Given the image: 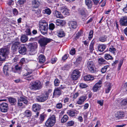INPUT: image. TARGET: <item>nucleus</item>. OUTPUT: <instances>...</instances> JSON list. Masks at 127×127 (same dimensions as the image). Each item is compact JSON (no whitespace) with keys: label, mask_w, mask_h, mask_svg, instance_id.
<instances>
[{"label":"nucleus","mask_w":127,"mask_h":127,"mask_svg":"<svg viewBox=\"0 0 127 127\" xmlns=\"http://www.w3.org/2000/svg\"><path fill=\"white\" fill-rule=\"evenodd\" d=\"M9 53V48L5 47L0 49V60L5 61L6 57Z\"/></svg>","instance_id":"nucleus-2"},{"label":"nucleus","mask_w":127,"mask_h":127,"mask_svg":"<svg viewBox=\"0 0 127 127\" xmlns=\"http://www.w3.org/2000/svg\"><path fill=\"white\" fill-rule=\"evenodd\" d=\"M48 97V92H46L45 94H42L39 96H36V98L39 102H43L46 101Z\"/></svg>","instance_id":"nucleus-7"},{"label":"nucleus","mask_w":127,"mask_h":127,"mask_svg":"<svg viewBox=\"0 0 127 127\" xmlns=\"http://www.w3.org/2000/svg\"><path fill=\"white\" fill-rule=\"evenodd\" d=\"M56 122L55 116L53 115L49 118L45 122V125L47 127H51L55 124Z\"/></svg>","instance_id":"nucleus-5"},{"label":"nucleus","mask_w":127,"mask_h":127,"mask_svg":"<svg viewBox=\"0 0 127 127\" xmlns=\"http://www.w3.org/2000/svg\"><path fill=\"white\" fill-rule=\"evenodd\" d=\"M111 87L112 86L111 84L110 83H108L105 92L106 93H108L109 92Z\"/></svg>","instance_id":"nucleus-41"},{"label":"nucleus","mask_w":127,"mask_h":127,"mask_svg":"<svg viewBox=\"0 0 127 127\" xmlns=\"http://www.w3.org/2000/svg\"><path fill=\"white\" fill-rule=\"evenodd\" d=\"M20 100L23 102L25 104H27L28 103V101L26 98L23 97H21L19 98Z\"/></svg>","instance_id":"nucleus-43"},{"label":"nucleus","mask_w":127,"mask_h":127,"mask_svg":"<svg viewBox=\"0 0 127 127\" xmlns=\"http://www.w3.org/2000/svg\"><path fill=\"white\" fill-rule=\"evenodd\" d=\"M98 61L99 63L101 62L103 63H104V62H106V61L102 58H99L98 59Z\"/></svg>","instance_id":"nucleus-61"},{"label":"nucleus","mask_w":127,"mask_h":127,"mask_svg":"<svg viewBox=\"0 0 127 127\" xmlns=\"http://www.w3.org/2000/svg\"><path fill=\"white\" fill-rule=\"evenodd\" d=\"M8 98L9 101L11 105H14L15 104L17 101L15 98L11 97H9Z\"/></svg>","instance_id":"nucleus-22"},{"label":"nucleus","mask_w":127,"mask_h":127,"mask_svg":"<svg viewBox=\"0 0 127 127\" xmlns=\"http://www.w3.org/2000/svg\"><path fill=\"white\" fill-rule=\"evenodd\" d=\"M86 4L89 9H91L93 6V2L91 0H85Z\"/></svg>","instance_id":"nucleus-26"},{"label":"nucleus","mask_w":127,"mask_h":127,"mask_svg":"<svg viewBox=\"0 0 127 127\" xmlns=\"http://www.w3.org/2000/svg\"><path fill=\"white\" fill-rule=\"evenodd\" d=\"M102 84V82L100 80L94 85L93 89V91L96 92L101 87Z\"/></svg>","instance_id":"nucleus-13"},{"label":"nucleus","mask_w":127,"mask_h":127,"mask_svg":"<svg viewBox=\"0 0 127 127\" xmlns=\"http://www.w3.org/2000/svg\"><path fill=\"white\" fill-rule=\"evenodd\" d=\"M80 14L82 15H84L86 14L85 10L82 9L80 11Z\"/></svg>","instance_id":"nucleus-58"},{"label":"nucleus","mask_w":127,"mask_h":127,"mask_svg":"<svg viewBox=\"0 0 127 127\" xmlns=\"http://www.w3.org/2000/svg\"><path fill=\"white\" fill-rule=\"evenodd\" d=\"M67 113L70 116L73 117L78 114L79 113V111L71 109L68 110Z\"/></svg>","instance_id":"nucleus-15"},{"label":"nucleus","mask_w":127,"mask_h":127,"mask_svg":"<svg viewBox=\"0 0 127 127\" xmlns=\"http://www.w3.org/2000/svg\"><path fill=\"white\" fill-rule=\"evenodd\" d=\"M120 25L123 26H127V16L122 17L120 19Z\"/></svg>","instance_id":"nucleus-14"},{"label":"nucleus","mask_w":127,"mask_h":127,"mask_svg":"<svg viewBox=\"0 0 127 127\" xmlns=\"http://www.w3.org/2000/svg\"><path fill=\"white\" fill-rule=\"evenodd\" d=\"M40 4V2L38 0H33L32 1L33 9H34V8H37L38 7Z\"/></svg>","instance_id":"nucleus-23"},{"label":"nucleus","mask_w":127,"mask_h":127,"mask_svg":"<svg viewBox=\"0 0 127 127\" xmlns=\"http://www.w3.org/2000/svg\"><path fill=\"white\" fill-rule=\"evenodd\" d=\"M55 16L59 18H62L63 16L62 15L60 12L57 10H55L53 13Z\"/></svg>","instance_id":"nucleus-30"},{"label":"nucleus","mask_w":127,"mask_h":127,"mask_svg":"<svg viewBox=\"0 0 127 127\" xmlns=\"http://www.w3.org/2000/svg\"><path fill=\"white\" fill-rule=\"evenodd\" d=\"M121 104L122 106L127 105V97L123 99L121 102Z\"/></svg>","instance_id":"nucleus-38"},{"label":"nucleus","mask_w":127,"mask_h":127,"mask_svg":"<svg viewBox=\"0 0 127 127\" xmlns=\"http://www.w3.org/2000/svg\"><path fill=\"white\" fill-rule=\"evenodd\" d=\"M84 77L85 80L86 81L92 80L94 79V77L90 75L85 76Z\"/></svg>","instance_id":"nucleus-31"},{"label":"nucleus","mask_w":127,"mask_h":127,"mask_svg":"<svg viewBox=\"0 0 127 127\" xmlns=\"http://www.w3.org/2000/svg\"><path fill=\"white\" fill-rule=\"evenodd\" d=\"M33 71L32 70H27V72L24 74V76H27L32 73Z\"/></svg>","instance_id":"nucleus-50"},{"label":"nucleus","mask_w":127,"mask_h":127,"mask_svg":"<svg viewBox=\"0 0 127 127\" xmlns=\"http://www.w3.org/2000/svg\"><path fill=\"white\" fill-rule=\"evenodd\" d=\"M10 67L7 64H6L3 67V72L4 74L6 76L8 75L7 71L10 69Z\"/></svg>","instance_id":"nucleus-24"},{"label":"nucleus","mask_w":127,"mask_h":127,"mask_svg":"<svg viewBox=\"0 0 127 127\" xmlns=\"http://www.w3.org/2000/svg\"><path fill=\"white\" fill-rule=\"evenodd\" d=\"M52 41V39L43 37L38 40V42L41 47H44Z\"/></svg>","instance_id":"nucleus-6"},{"label":"nucleus","mask_w":127,"mask_h":127,"mask_svg":"<svg viewBox=\"0 0 127 127\" xmlns=\"http://www.w3.org/2000/svg\"><path fill=\"white\" fill-rule=\"evenodd\" d=\"M57 32L58 35L59 37H62L65 36V33L62 29L58 30Z\"/></svg>","instance_id":"nucleus-28"},{"label":"nucleus","mask_w":127,"mask_h":127,"mask_svg":"<svg viewBox=\"0 0 127 127\" xmlns=\"http://www.w3.org/2000/svg\"><path fill=\"white\" fill-rule=\"evenodd\" d=\"M109 67L108 65H107L104 66L101 69V71L103 73H104L106 72L107 69Z\"/></svg>","instance_id":"nucleus-44"},{"label":"nucleus","mask_w":127,"mask_h":127,"mask_svg":"<svg viewBox=\"0 0 127 127\" xmlns=\"http://www.w3.org/2000/svg\"><path fill=\"white\" fill-rule=\"evenodd\" d=\"M26 0H18V2L20 5L23 4L25 2Z\"/></svg>","instance_id":"nucleus-56"},{"label":"nucleus","mask_w":127,"mask_h":127,"mask_svg":"<svg viewBox=\"0 0 127 127\" xmlns=\"http://www.w3.org/2000/svg\"><path fill=\"white\" fill-rule=\"evenodd\" d=\"M75 53V50L74 49H73L71 50L70 51V54L73 55Z\"/></svg>","instance_id":"nucleus-62"},{"label":"nucleus","mask_w":127,"mask_h":127,"mask_svg":"<svg viewBox=\"0 0 127 127\" xmlns=\"http://www.w3.org/2000/svg\"><path fill=\"white\" fill-rule=\"evenodd\" d=\"M34 78L32 75H29L27 76L25 79L26 80L28 81H30L31 80L33 79Z\"/></svg>","instance_id":"nucleus-48"},{"label":"nucleus","mask_w":127,"mask_h":127,"mask_svg":"<svg viewBox=\"0 0 127 127\" xmlns=\"http://www.w3.org/2000/svg\"><path fill=\"white\" fill-rule=\"evenodd\" d=\"M68 117L66 115H65L63 117L61 120L62 123H64L66 122L68 119Z\"/></svg>","instance_id":"nucleus-39"},{"label":"nucleus","mask_w":127,"mask_h":127,"mask_svg":"<svg viewBox=\"0 0 127 127\" xmlns=\"http://www.w3.org/2000/svg\"><path fill=\"white\" fill-rule=\"evenodd\" d=\"M107 37L106 35H103L100 37L99 38V41L102 42L105 41L107 40Z\"/></svg>","instance_id":"nucleus-35"},{"label":"nucleus","mask_w":127,"mask_h":127,"mask_svg":"<svg viewBox=\"0 0 127 127\" xmlns=\"http://www.w3.org/2000/svg\"><path fill=\"white\" fill-rule=\"evenodd\" d=\"M82 60V57L80 56L78 57L77 59L75 62L76 64H80Z\"/></svg>","instance_id":"nucleus-42"},{"label":"nucleus","mask_w":127,"mask_h":127,"mask_svg":"<svg viewBox=\"0 0 127 127\" xmlns=\"http://www.w3.org/2000/svg\"><path fill=\"white\" fill-rule=\"evenodd\" d=\"M61 11L64 15H69V10L64 7H62L61 9Z\"/></svg>","instance_id":"nucleus-18"},{"label":"nucleus","mask_w":127,"mask_h":127,"mask_svg":"<svg viewBox=\"0 0 127 127\" xmlns=\"http://www.w3.org/2000/svg\"><path fill=\"white\" fill-rule=\"evenodd\" d=\"M77 118L78 120V121H79L80 122H82L83 121V119L82 116H79Z\"/></svg>","instance_id":"nucleus-63"},{"label":"nucleus","mask_w":127,"mask_h":127,"mask_svg":"<svg viewBox=\"0 0 127 127\" xmlns=\"http://www.w3.org/2000/svg\"><path fill=\"white\" fill-rule=\"evenodd\" d=\"M93 31L91 30L90 31L89 34V40H90L93 37Z\"/></svg>","instance_id":"nucleus-47"},{"label":"nucleus","mask_w":127,"mask_h":127,"mask_svg":"<svg viewBox=\"0 0 127 127\" xmlns=\"http://www.w3.org/2000/svg\"><path fill=\"white\" fill-rule=\"evenodd\" d=\"M80 76V72L78 70L75 69L72 72L71 77L73 80H76Z\"/></svg>","instance_id":"nucleus-10"},{"label":"nucleus","mask_w":127,"mask_h":127,"mask_svg":"<svg viewBox=\"0 0 127 127\" xmlns=\"http://www.w3.org/2000/svg\"><path fill=\"white\" fill-rule=\"evenodd\" d=\"M106 48V45L104 44L99 45L98 48V51L101 52L103 51Z\"/></svg>","instance_id":"nucleus-29"},{"label":"nucleus","mask_w":127,"mask_h":127,"mask_svg":"<svg viewBox=\"0 0 127 127\" xmlns=\"http://www.w3.org/2000/svg\"><path fill=\"white\" fill-rule=\"evenodd\" d=\"M74 122L73 121H70L67 123V126H73L74 124Z\"/></svg>","instance_id":"nucleus-53"},{"label":"nucleus","mask_w":127,"mask_h":127,"mask_svg":"<svg viewBox=\"0 0 127 127\" xmlns=\"http://www.w3.org/2000/svg\"><path fill=\"white\" fill-rule=\"evenodd\" d=\"M87 98V97L85 95L81 96L79 98L78 101H77V103L79 105L83 104Z\"/></svg>","instance_id":"nucleus-16"},{"label":"nucleus","mask_w":127,"mask_h":127,"mask_svg":"<svg viewBox=\"0 0 127 127\" xmlns=\"http://www.w3.org/2000/svg\"><path fill=\"white\" fill-rule=\"evenodd\" d=\"M48 24L44 21H40L39 22V28L41 33L43 34H45L48 29Z\"/></svg>","instance_id":"nucleus-3"},{"label":"nucleus","mask_w":127,"mask_h":127,"mask_svg":"<svg viewBox=\"0 0 127 127\" xmlns=\"http://www.w3.org/2000/svg\"><path fill=\"white\" fill-rule=\"evenodd\" d=\"M115 116L116 118L120 119H122L124 117V115L123 112L118 111L115 114Z\"/></svg>","instance_id":"nucleus-20"},{"label":"nucleus","mask_w":127,"mask_h":127,"mask_svg":"<svg viewBox=\"0 0 127 127\" xmlns=\"http://www.w3.org/2000/svg\"><path fill=\"white\" fill-rule=\"evenodd\" d=\"M80 87L82 88H85L88 87V85L84 83H81L80 85Z\"/></svg>","instance_id":"nucleus-52"},{"label":"nucleus","mask_w":127,"mask_h":127,"mask_svg":"<svg viewBox=\"0 0 127 127\" xmlns=\"http://www.w3.org/2000/svg\"><path fill=\"white\" fill-rule=\"evenodd\" d=\"M13 14L15 15H16L18 14V12L16 8L14 9L13 10Z\"/></svg>","instance_id":"nucleus-57"},{"label":"nucleus","mask_w":127,"mask_h":127,"mask_svg":"<svg viewBox=\"0 0 127 127\" xmlns=\"http://www.w3.org/2000/svg\"><path fill=\"white\" fill-rule=\"evenodd\" d=\"M28 39L27 36L25 34H24L21 36V41L22 42L25 43L28 41Z\"/></svg>","instance_id":"nucleus-32"},{"label":"nucleus","mask_w":127,"mask_h":127,"mask_svg":"<svg viewBox=\"0 0 127 127\" xmlns=\"http://www.w3.org/2000/svg\"><path fill=\"white\" fill-rule=\"evenodd\" d=\"M123 64V62L122 61H120L118 65V68L119 70L120 69L121 67Z\"/></svg>","instance_id":"nucleus-64"},{"label":"nucleus","mask_w":127,"mask_h":127,"mask_svg":"<svg viewBox=\"0 0 127 127\" xmlns=\"http://www.w3.org/2000/svg\"><path fill=\"white\" fill-rule=\"evenodd\" d=\"M44 116L42 115H40L39 119L40 120V123H42L44 120Z\"/></svg>","instance_id":"nucleus-54"},{"label":"nucleus","mask_w":127,"mask_h":127,"mask_svg":"<svg viewBox=\"0 0 127 127\" xmlns=\"http://www.w3.org/2000/svg\"><path fill=\"white\" fill-rule=\"evenodd\" d=\"M109 51L114 54L115 51H116V49L115 48L112 47L109 48Z\"/></svg>","instance_id":"nucleus-55"},{"label":"nucleus","mask_w":127,"mask_h":127,"mask_svg":"<svg viewBox=\"0 0 127 127\" xmlns=\"http://www.w3.org/2000/svg\"><path fill=\"white\" fill-rule=\"evenodd\" d=\"M42 87V84L39 81L31 82L29 85V88L34 90H39L41 89Z\"/></svg>","instance_id":"nucleus-1"},{"label":"nucleus","mask_w":127,"mask_h":127,"mask_svg":"<svg viewBox=\"0 0 127 127\" xmlns=\"http://www.w3.org/2000/svg\"><path fill=\"white\" fill-rule=\"evenodd\" d=\"M24 115L27 117H30L32 116V113L30 111L27 110L25 111L24 113Z\"/></svg>","instance_id":"nucleus-33"},{"label":"nucleus","mask_w":127,"mask_h":127,"mask_svg":"<svg viewBox=\"0 0 127 127\" xmlns=\"http://www.w3.org/2000/svg\"><path fill=\"white\" fill-rule=\"evenodd\" d=\"M62 94L61 91L59 88H57L54 90L53 93L54 96L58 95L60 96Z\"/></svg>","instance_id":"nucleus-21"},{"label":"nucleus","mask_w":127,"mask_h":127,"mask_svg":"<svg viewBox=\"0 0 127 127\" xmlns=\"http://www.w3.org/2000/svg\"><path fill=\"white\" fill-rule=\"evenodd\" d=\"M104 57L105 59L107 60H112L113 59L112 57L110 54H105Z\"/></svg>","instance_id":"nucleus-36"},{"label":"nucleus","mask_w":127,"mask_h":127,"mask_svg":"<svg viewBox=\"0 0 127 127\" xmlns=\"http://www.w3.org/2000/svg\"><path fill=\"white\" fill-rule=\"evenodd\" d=\"M27 50L26 47L23 45L21 44L18 48L19 52L22 55H24L26 54Z\"/></svg>","instance_id":"nucleus-12"},{"label":"nucleus","mask_w":127,"mask_h":127,"mask_svg":"<svg viewBox=\"0 0 127 127\" xmlns=\"http://www.w3.org/2000/svg\"><path fill=\"white\" fill-rule=\"evenodd\" d=\"M41 109V106L38 104H34L32 106V110L35 112H38Z\"/></svg>","instance_id":"nucleus-17"},{"label":"nucleus","mask_w":127,"mask_h":127,"mask_svg":"<svg viewBox=\"0 0 127 127\" xmlns=\"http://www.w3.org/2000/svg\"><path fill=\"white\" fill-rule=\"evenodd\" d=\"M55 28V25L53 23L50 24L49 26V28L51 30H53Z\"/></svg>","instance_id":"nucleus-49"},{"label":"nucleus","mask_w":127,"mask_h":127,"mask_svg":"<svg viewBox=\"0 0 127 127\" xmlns=\"http://www.w3.org/2000/svg\"><path fill=\"white\" fill-rule=\"evenodd\" d=\"M57 60V59L55 58H53L51 59V62L53 64L55 63Z\"/></svg>","instance_id":"nucleus-60"},{"label":"nucleus","mask_w":127,"mask_h":127,"mask_svg":"<svg viewBox=\"0 0 127 127\" xmlns=\"http://www.w3.org/2000/svg\"><path fill=\"white\" fill-rule=\"evenodd\" d=\"M60 83V81L57 78L54 81V84L55 86H58Z\"/></svg>","instance_id":"nucleus-46"},{"label":"nucleus","mask_w":127,"mask_h":127,"mask_svg":"<svg viewBox=\"0 0 127 127\" xmlns=\"http://www.w3.org/2000/svg\"><path fill=\"white\" fill-rule=\"evenodd\" d=\"M62 104L61 103H58L56 105L57 108L59 109L61 108L62 107Z\"/></svg>","instance_id":"nucleus-59"},{"label":"nucleus","mask_w":127,"mask_h":127,"mask_svg":"<svg viewBox=\"0 0 127 127\" xmlns=\"http://www.w3.org/2000/svg\"><path fill=\"white\" fill-rule=\"evenodd\" d=\"M28 50L27 52L28 54L30 55H33L36 53V50L37 48L36 44L31 43L29 44Z\"/></svg>","instance_id":"nucleus-4"},{"label":"nucleus","mask_w":127,"mask_h":127,"mask_svg":"<svg viewBox=\"0 0 127 127\" xmlns=\"http://www.w3.org/2000/svg\"><path fill=\"white\" fill-rule=\"evenodd\" d=\"M32 10L33 11L34 13H35L38 16H41V15L40 14L41 11L38 9V10H35L34 9H33Z\"/></svg>","instance_id":"nucleus-37"},{"label":"nucleus","mask_w":127,"mask_h":127,"mask_svg":"<svg viewBox=\"0 0 127 127\" xmlns=\"http://www.w3.org/2000/svg\"><path fill=\"white\" fill-rule=\"evenodd\" d=\"M87 67L90 71L92 72H95L96 70L94 64L92 61H89L87 63Z\"/></svg>","instance_id":"nucleus-9"},{"label":"nucleus","mask_w":127,"mask_h":127,"mask_svg":"<svg viewBox=\"0 0 127 127\" xmlns=\"http://www.w3.org/2000/svg\"><path fill=\"white\" fill-rule=\"evenodd\" d=\"M94 42L93 41H91L89 46V50L90 52L91 53H92L93 51L94 50Z\"/></svg>","instance_id":"nucleus-40"},{"label":"nucleus","mask_w":127,"mask_h":127,"mask_svg":"<svg viewBox=\"0 0 127 127\" xmlns=\"http://www.w3.org/2000/svg\"><path fill=\"white\" fill-rule=\"evenodd\" d=\"M70 68V65L67 64L65 65L62 68V69L63 70H67Z\"/></svg>","instance_id":"nucleus-45"},{"label":"nucleus","mask_w":127,"mask_h":127,"mask_svg":"<svg viewBox=\"0 0 127 127\" xmlns=\"http://www.w3.org/2000/svg\"><path fill=\"white\" fill-rule=\"evenodd\" d=\"M15 41L14 40L12 42V45L11 46V49L14 51H16L18 48L19 47L20 45L19 40L18 37L15 38Z\"/></svg>","instance_id":"nucleus-8"},{"label":"nucleus","mask_w":127,"mask_h":127,"mask_svg":"<svg viewBox=\"0 0 127 127\" xmlns=\"http://www.w3.org/2000/svg\"><path fill=\"white\" fill-rule=\"evenodd\" d=\"M9 109L8 104L5 102H3L0 104V110L2 112H7Z\"/></svg>","instance_id":"nucleus-11"},{"label":"nucleus","mask_w":127,"mask_h":127,"mask_svg":"<svg viewBox=\"0 0 127 127\" xmlns=\"http://www.w3.org/2000/svg\"><path fill=\"white\" fill-rule=\"evenodd\" d=\"M55 23L57 26H63L65 24V22L62 20L58 19L56 20Z\"/></svg>","instance_id":"nucleus-27"},{"label":"nucleus","mask_w":127,"mask_h":127,"mask_svg":"<svg viewBox=\"0 0 127 127\" xmlns=\"http://www.w3.org/2000/svg\"><path fill=\"white\" fill-rule=\"evenodd\" d=\"M69 26L70 28L75 29L77 26V23L75 21H71L69 22Z\"/></svg>","instance_id":"nucleus-19"},{"label":"nucleus","mask_w":127,"mask_h":127,"mask_svg":"<svg viewBox=\"0 0 127 127\" xmlns=\"http://www.w3.org/2000/svg\"><path fill=\"white\" fill-rule=\"evenodd\" d=\"M43 12L44 14L50 15L51 13V11L49 8L46 7L43 11Z\"/></svg>","instance_id":"nucleus-34"},{"label":"nucleus","mask_w":127,"mask_h":127,"mask_svg":"<svg viewBox=\"0 0 127 127\" xmlns=\"http://www.w3.org/2000/svg\"><path fill=\"white\" fill-rule=\"evenodd\" d=\"M38 59L39 63L40 64H43L45 61V57L43 55L39 56L38 57Z\"/></svg>","instance_id":"nucleus-25"},{"label":"nucleus","mask_w":127,"mask_h":127,"mask_svg":"<svg viewBox=\"0 0 127 127\" xmlns=\"http://www.w3.org/2000/svg\"><path fill=\"white\" fill-rule=\"evenodd\" d=\"M26 34L27 35H30L31 34V30L29 29H27L25 31Z\"/></svg>","instance_id":"nucleus-51"}]
</instances>
